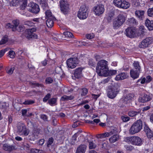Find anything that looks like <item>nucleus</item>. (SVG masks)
<instances>
[{
  "mask_svg": "<svg viewBox=\"0 0 153 153\" xmlns=\"http://www.w3.org/2000/svg\"><path fill=\"white\" fill-rule=\"evenodd\" d=\"M123 1L122 0H114V3L115 6L121 8Z\"/></svg>",
  "mask_w": 153,
  "mask_h": 153,
  "instance_id": "f704fd0d",
  "label": "nucleus"
},
{
  "mask_svg": "<svg viewBox=\"0 0 153 153\" xmlns=\"http://www.w3.org/2000/svg\"><path fill=\"white\" fill-rule=\"evenodd\" d=\"M13 2L16 4L14 5H20L21 10H24L27 6V0H14Z\"/></svg>",
  "mask_w": 153,
  "mask_h": 153,
  "instance_id": "4468645a",
  "label": "nucleus"
},
{
  "mask_svg": "<svg viewBox=\"0 0 153 153\" xmlns=\"http://www.w3.org/2000/svg\"><path fill=\"white\" fill-rule=\"evenodd\" d=\"M140 73V71L131 69L130 71V75L131 77L134 79H135L139 77Z\"/></svg>",
  "mask_w": 153,
  "mask_h": 153,
  "instance_id": "f3484780",
  "label": "nucleus"
},
{
  "mask_svg": "<svg viewBox=\"0 0 153 153\" xmlns=\"http://www.w3.org/2000/svg\"><path fill=\"white\" fill-rule=\"evenodd\" d=\"M125 146L126 149L128 150H131L134 149V147L131 145L126 146Z\"/></svg>",
  "mask_w": 153,
  "mask_h": 153,
  "instance_id": "e2e57ef3",
  "label": "nucleus"
},
{
  "mask_svg": "<svg viewBox=\"0 0 153 153\" xmlns=\"http://www.w3.org/2000/svg\"><path fill=\"white\" fill-rule=\"evenodd\" d=\"M88 92V90L86 88H84L82 89L81 95L82 96L86 95Z\"/></svg>",
  "mask_w": 153,
  "mask_h": 153,
  "instance_id": "8fccbe9b",
  "label": "nucleus"
},
{
  "mask_svg": "<svg viewBox=\"0 0 153 153\" xmlns=\"http://www.w3.org/2000/svg\"><path fill=\"white\" fill-rule=\"evenodd\" d=\"M8 40V38L7 36H4L0 41V45H3L6 43Z\"/></svg>",
  "mask_w": 153,
  "mask_h": 153,
  "instance_id": "ea45409f",
  "label": "nucleus"
},
{
  "mask_svg": "<svg viewBox=\"0 0 153 153\" xmlns=\"http://www.w3.org/2000/svg\"><path fill=\"white\" fill-rule=\"evenodd\" d=\"M41 5L42 8L44 10H48L49 9L48 4L45 1V2L41 3Z\"/></svg>",
  "mask_w": 153,
  "mask_h": 153,
  "instance_id": "49530a36",
  "label": "nucleus"
},
{
  "mask_svg": "<svg viewBox=\"0 0 153 153\" xmlns=\"http://www.w3.org/2000/svg\"><path fill=\"white\" fill-rule=\"evenodd\" d=\"M124 141L133 145L140 146L142 144V140L138 136H131L126 137Z\"/></svg>",
  "mask_w": 153,
  "mask_h": 153,
  "instance_id": "7ed1b4c3",
  "label": "nucleus"
},
{
  "mask_svg": "<svg viewBox=\"0 0 153 153\" xmlns=\"http://www.w3.org/2000/svg\"><path fill=\"white\" fill-rule=\"evenodd\" d=\"M14 70V67H12L9 70H8V71L7 72V73L8 74H12L13 71Z\"/></svg>",
  "mask_w": 153,
  "mask_h": 153,
  "instance_id": "69168bd1",
  "label": "nucleus"
},
{
  "mask_svg": "<svg viewBox=\"0 0 153 153\" xmlns=\"http://www.w3.org/2000/svg\"><path fill=\"white\" fill-rule=\"evenodd\" d=\"M25 25H27L28 26H32L34 24L32 22L29 21H26L25 22Z\"/></svg>",
  "mask_w": 153,
  "mask_h": 153,
  "instance_id": "680f3d73",
  "label": "nucleus"
},
{
  "mask_svg": "<svg viewBox=\"0 0 153 153\" xmlns=\"http://www.w3.org/2000/svg\"><path fill=\"white\" fill-rule=\"evenodd\" d=\"M53 82V79L50 77L47 78L45 79V82L47 84H49Z\"/></svg>",
  "mask_w": 153,
  "mask_h": 153,
  "instance_id": "09e8293b",
  "label": "nucleus"
},
{
  "mask_svg": "<svg viewBox=\"0 0 153 153\" xmlns=\"http://www.w3.org/2000/svg\"><path fill=\"white\" fill-rule=\"evenodd\" d=\"M38 137L37 135L33 134L32 135L31 139L33 140H35L38 138Z\"/></svg>",
  "mask_w": 153,
  "mask_h": 153,
  "instance_id": "338daca9",
  "label": "nucleus"
},
{
  "mask_svg": "<svg viewBox=\"0 0 153 153\" xmlns=\"http://www.w3.org/2000/svg\"><path fill=\"white\" fill-rule=\"evenodd\" d=\"M107 62L105 60H102L99 61L97 64L96 67L97 72L100 76L106 75L107 71H108Z\"/></svg>",
  "mask_w": 153,
  "mask_h": 153,
  "instance_id": "f257e3e1",
  "label": "nucleus"
},
{
  "mask_svg": "<svg viewBox=\"0 0 153 153\" xmlns=\"http://www.w3.org/2000/svg\"><path fill=\"white\" fill-rule=\"evenodd\" d=\"M46 21V24L48 27L51 28L53 25V21L55 20L56 19H53V18L48 19Z\"/></svg>",
  "mask_w": 153,
  "mask_h": 153,
  "instance_id": "393cba45",
  "label": "nucleus"
},
{
  "mask_svg": "<svg viewBox=\"0 0 153 153\" xmlns=\"http://www.w3.org/2000/svg\"><path fill=\"white\" fill-rule=\"evenodd\" d=\"M85 37L87 39H91L94 38V35L93 34H88L86 35Z\"/></svg>",
  "mask_w": 153,
  "mask_h": 153,
  "instance_id": "052dcab7",
  "label": "nucleus"
},
{
  "mask_svg": "<svg viewBox=\"0 0 153 153\" xmlns=\"http://www.w3.org/2000/svg\"><path fill=\"white\" fill-rule=\"evenodd\" d=\"M153 42V38L152 37H146L140 43L139 47L140 48H144L148 47Z\"/></svg>",
  "mask_w": 153,
  "mask_h": 153,
  "instance_id": "6e6552de",
  "label": "nucleus"
},
{
  "mask_svg": "<svg viewBox=\"0 0 153 153\" xmlns=\"http://www.w3.org/2000/svg\"><path fill=\"white\" fill-rule=\"evenodd\" d=\"M17 133L20 135H24L25 136H27L29 131L27 129L25 125L23 123L19 122L17 126Z\"/></svg>",
  "mask_w": 153,
  "mask_h": 153,
  "instance_id": "39448f33",
  "label": "nucleus"
},
{
  "mask_svg": "<svg viewBox=\"0 0 153 153\" xmlns=\"http://www.w3.org/2000/svg\"><path fill=\"white\" fill-rule=\"evenodd\" d=\"M86 148L85 145H81L77 148L76 153H85Z\"/></svg>",
  "mask_w": 153,
  "mask_h": 153,
  "instance_id": "4be33fe9",
  "label": "nucleus"
},
{
  "mask_svg": "<svg viewBox=\"0 0 153 153\" xmlns=\"http://www.w3.org/2000/svg\"><path fill=\"white\" fill-rule=\"evenodd\" d=\"M41 118L44 121H47V117L45 115H41Z\"/></svg>",
  "mask_w": 153,
  "mask_h": 153,
  "instance_id": "774afa93",
  "label": "nucleus"
},
{
  "mask_svg": "<svg viewBox=\"0 0 153 153\" xmlns=\"http://www.w3.org/2000/svg\"><path fill=\"white\" fill-rule=\"evenodd\" d=\"M114 10H108L107 11L106 16H107V19L108 22L111 21L114 15Z\"/></svg>",
  "mask_w": 153,
  "mask_h": 153,
  "instance_id": "5701e85b",
  "label": "nucleus"
},
{
  "mask_svg": "<svg viewBox=\"0 0 153 153\" xmlns=\"http://www.w3.org/2000/svg\"><path fill=\"white\" fill-rule=\"evenodd\" d=\"M88 64L90 67H94L96 65V63L92 59H90L88 60Z\"/></svg>",
  "mask_w": 153,
  "mask_h": 153,
  "instance_id": "a19ab883",
  "label": "nucleus"
},
{
  "mask_svg": "<svg viewBox=\"0 0 153 153\" xmlns=\"http://www.w3.org/2000/svg\"><path fill=\"white\" fill-rule=\"evenodd\" d=\"M13 23L14 25L13 27L16 28L19 25V21L18 20H13Z\"/></svg>",
  "mask_w": 153,
  "mask_h": 153,
  "instance_id": "5fc2aeb1",
  "label": "nucleus"
},
{
  "mask_svg": "<svg viewBox=\"0 0 153 153\" xmlns=\"http://www.w3.org/2000/svg\"><path fill=\"white\" fill-rule=\"evenodd\" d=\"M119 89L117 85L113 86L108 89L107 95L111 99L115 98L119 92Z\"/></svg>",
  "mask_w": 153,
  "mask_h": 153,
  "instance_id": "423d86ee",
  "label": "nucleus"
},
{
  "mask_svg": "<svg viewBox=\"0 0 153 153\" xmlns=\"http://www.w3.org/2000/svg\"><path fill=\"white\" fill-rule=\"evenodd\" d=\"M128 24L130 26H132L134 24L136 25L137 24L136 20L133 18L129 19L128 20Z\"/></svg>",
  "mask_w": 153,
  "mask_h": 153,
  "instance_id": "c9c22d12",
  "label": "nucleus"
},
{
  "mask_svg": "<svg viewBox=\"0 0 153 153\" xmlns=\"http://www.w3.org/2000/svg\"><path fill=\"white\" fill-rule=\"evenodd\" d=\"M134 94H129L126 95L123 97L120 100V102L123 103L124 104H127L128 101L131 100L134 97Z\"/></svg>",
  "mask_w": 153,
  "mask_h": 153,
  "instance_id": "9d476101",
  "label": "nucleus"
},
{
  "mask_svg": "<svg viewBox=\"0 0 153 153\" xmlns=\"http://www.w3.org/2000/svg\"><path fill=\"white\" fill-rule=\"evenodd\" d=\"M53 139L52 137H51L49 139L47 143V146L49 147V146L51 145L53 142Z\"/></svg>",
  "mask_w": 153,
  "mask_h": 153,
  "instance_id": "13d9d810",
  "label": "nucleus"
},
{
  "mask_svg": "<svg viewBox=\"0 0 153 153\" xmlns=\"http://www.w3.org/2000/svg\"><path fill=\"white\" fill-rule=\"evenodd\" d=\"M152 100L150 96L145 94L141 95L138 99V101L141 102H146L150 101Z\"/></svg>",
  "mask_w": 153,
  "mask_h": 153,
  "instance_id": "2eb2a0df",
  "label": "nucleus"
},
{
  "mask_svg": "<svg viewBox=\"0 0 153 153\" xmlns=\"http://www.w3.org/2000/svg\"><path fill=\"white\" fill-rule=\"evenodd\" d=\"M104 10H93V12L96 15L99 16L104 13Z\"/></svg>",
  "mask_w": 153,
  "mask_h": 153,
  "instance_id": "37998d69",
  "label": "nucleus"
},
{
  "mask_svg": "<svg viewBox=\"0 0 153 153\" xmlns=\"http://www.w3.org/2000/svg\"><path fill=\"white\" fill-rule=\"evenodd\" d=\"M139 28V32L141 34L143 35L146 32V30L145 29L143 25L140 26Z\"/></svg>",
  "mask_w": 153,
  "mask_h": 153,
  "instance_id": "58836bf2",
  "label": "nucleus"
},
{
  "mask_svg": "<svg viewBox=\"0 0 153 153\" xmlns=\"http://www.w3.org/2000/svg\"><path fill=\"white\" fill-rule=\"evenodd\" d=\"M130 118L127 116H122L121 117V119L123 122H126L129 120Z\"/></svg>",
  "mask_w": 153,
  "mask_h": 153,
  "instance_id": "603ef678",
  "label": "nucleus"
},
{
  "mask_svg": "<svg viewBox=\"0 0 153 153\" xmlns=\"http://www.w3.org/2000/svg\"><path fill=\"white\" fill-rule=\"evenodd\" d=\"M140 111L138 110L137 111L133 110L130 111L128 112V115L129 116L131 117L134 116L139 114Z\"/></svg>",
  "mask_w": 153,
  "mask_h": 153,
  "instance_id": "c85d7f7f",
  "label": "nucleus"
},
{
  "mask_svg": "<svg viewBox=\"0 0 153 153\" xmlns=\"http://www.w3.org/2000/svg\"><path fill=\"white\" fill-rule=\"evenodd\" d=\"M144 11L143 10H136L135 14L140 19L142 20L144 16Z\"/></svg>",
  "mask_w": 153,
  "mask_h": 153,
  "instance_id": "b1692460",
  "label": "nucleus"
},
{
  "mask_svg": "<svg viewBox=\"0 0 153 153\" xmlns=\"http://www.w3.org/2000/svg\"><path fill=\"white\" fill-rule=\"evenodd\" d=\"M24 29V27L23 26L19 25L17 27H16V30L19 32H21L23 31Z\"/></svg>",
  "mask_w": 153,
  "mask_h": 153,
  "instance_id": "de8ad7c7",
  "label": "nucleus"
},
{
  "mask_svg": "<svg viewBox=\"0 0 153 153\" xmlns=\"http://www.w3.org/2000/svg\"><path fill=\"white\" fill-rule=\"evenodd\" d=\"M119 136L117 134L111 136L109 139V141L111 143L115 142L118 140Z\"/></svg>",
  "mask_w": 153,
  "mask_h": 153,
  "instance_id": "2f4dec72",
  "label": "nucleus"
},
{
  "mask_svg": "<svg viewBox=\"0 0 153 153\" xmlns=\"http://www.w3.org/2000/svg\"><path fill=\"white\" fill-rule=\"evenodd\" d=\"M105 73L107 74L106 75H103V76H111L115 75L116 74L117 71L116 70H110L107 71Z\"/></svg>",
  "mask_w": 153,
  "mask_h": 153,
  "instance_id": "473e14b6",
  "label": "nucleus"
},
{
  "mask_svg": "<svg viewBox=\"0 0 153 153\" xmlns=\"http://www.w3.org/2000/svg\"><path fill=\"white\" fill-rule=\"evenodd\" d=\"M9 55L10 58L13 59L15 56V53L13 51H10L9 52Z\"/></svg>",
  "mask_w": 153,
  "mask_h": 153,
  "instance_id": "6e6d98bb",
  "label": "nucleus"
},
{
  "mask_svg": "<svg viewBox=\"0 0 153 153\" xmlns=\"http://www.w3.org/2000/svg\"><path fill=\"white\" fill-rule=\"evenodd\" d=\"M2 148L5 151L10 152L16 149V146L14 143L12 144L8 143H5L3 145Z\"/></svg>",
  "mask_w": 153,
  "mask_h": 153,
  "instance_id": "f8f14e48",
  "label": "nucleus"
},
{
  "mask_svg": "<svg viewBox=\"0 0 153 153\" xmlns=\"http://www.w3.org/2000/svg\"><path fill=\"white\" fill-rule=\"evenodd\" d=\"M135 30L132 27H129L125 30L126 36L130 38H134L135 36Z\"/></svg>",
  "mask_w": 153,
  "mask_h": 153,
  "instance_id": "ddd939ff",
  "label": "nucleus"
},
{
  "mask_svg": "<svg viewBox=\"0 0 153 153\" xmlns=\"http://www.w3.org/2000/svg\"><path fill=\"white\" fill-rule=\"evenodd\" d=\"M66 63L68 67L71 68H75L78 63V60L77 58H70L68 59Z\"/></svg>",
  "mask_w": 153,
  "mask_h": 153,
  "instance_id": "1a4fd4ad",
  "label": "nucleus"
},
{
  "mask_svg": "<svg viewBox=\"0 0 153 153\" xmlns=\"http://www.w3.org/2000/svg\"><path fill=\"white\" fill-rule=\"evenodd\" d=\"M45 13L46 18V19L51 18L55 19V18L52 15L51 12L50 10H47L45 12Z\"/></svg>",
  "mask_w": 153,
  "mask_h": 153,
  "instance_id": "7c9ffc66",
  "label": "nucleus"
},
{
  "mask_svg": "<svg viewBox=\"0 0 153 153\" xmlns=\"http://www.w3.org/2000/svg\"><path fill=\"white\" fill-rule=\"evenodd\" d=\"M64 34L65 36L67 37L73 38L74 37L73 34L67 31L64 32Z\"/></svg>",
  "mask_w": 153,
  "mask_h": 153,
  "instance_id": "79ce46f5",
  "label": "nucleus"
},
{
  "mask_svg": "<svg viewBox=\"0 0 153 153\" xmlns=\"http://www.w3.org/2000/svg\"><path fill=\"white\" fill-rule=\"evenodd\" d=\"M87 140L89 143V148L90 149H94L97 146V145L95 143V141H91L88 139Z\"/></svg>",
  "mask_w": 153,
  "mask_h": 153,
  "instance_id": "a878e982",
  "label": "nucleus"
},
{
  "mask_svg": "<svg viewBox=\"0 0 153 153\" xmlns=\"http://www.w3.org/2000/svg\"><path fill=\"white\" fill-rule=\"evenodd\" d=\"M74 98V97L71 96H67L64 95L61 98V100L62 101H67L68 100H71Z\"/></svg>",
  "mask_w": 153,
  "mask_h": 153,
  "instance_id": "72a5a7b5",
  "label": "nucleus"
},
{
  "mask_svg": "<svg viewBox=\"0 0 153 153\" xmlns=\"http://www.w3.org/2000/svg\"><path fill=\"white\" fill-rule=\"evenodd\" d=\"M36 30V29L35 28H32L30 29H27L25 33V36L28 39H37V35L33 33Z\"/></svg>",
  "mask_w": 153,
  "mask_h": 153,
  "instance_id": "0eeeda50",
  "label": "nucleus"
},
{
  "mask_svg": "<svg viewBox=\"0 0 153 153\" xmlns=\"http://www.w3.org/2000/svg\"><path fill=\"white\" fill-rule=\"evenodd\" d=\"M8 48H6L0 51V58L2 57L4 55L5 53L8 50Z\"/></svg>",
  "mask_w": 153,
  "mask_h": 153,
  "instance_id": "4d7b16f0",
  "label": "nucleus"
},
{
  "mask_svg": "<svg viewBox=\"0 0 153 153\" xmlns=\"http://www.w3.org/2000/svg\"><path fill=\"white\" fill-rule=\"evenodd\" d=\"M34 103V101L32 100H26L23 103L25 105H28L33 104Z\"/></svg>",
  "mask_w": 153,
  "mask_h": 153,
  "instance_id": "864d4df0",
  "label": "nucleus"
},
{
  "mask_svg": "<svg viewBox=\"0 0 153 153\" xmlns=\"http://www.w3.org/2000/svg\"><path fill=\"white\" fill-rule=\"evenodd\" d=\"M109 136V134L108 132H105L102 134H99L96 135V137L99 139H102L104 138L108 137Z\"/></svg>",
  "mask_w": 153,
  "mask_h": 153,
  "instance_id": "c756f323",
  "label": "nucleus"
},
{
  "mask_svg": "<svg viewBox=\"0 0 153 153\" xmlns=\"http://www.w3.org/2000/svg\"><path fill=\"white\" fill-rule=\"evenodd\" d=\"M31 153H46L45 152L42 150L36 149H32L31 150Z\"/></svg>",
  "mask_w": 153,
  "mask_h": 153,
  "instance_id": "4c0bfd02",
  "label": "nucleus"
},
{
  "mask_svg": "<svg viewBox=\"0 0 153 153\" xmlns=\"http://www.w3.org/2000/svg\"><path fill=\"white\" fill-rule=\"evenodd\" d=\"M59 3L61 8L62 10H65L68 8L69 4L67 0H61Z\"/></svg>",
  "mask_w": 153,
  "mask_h": 153,
  "instance_id": "a211bd4d",
  "label": "nucleus"
},
{
  "mask_svg": "<svg viewBox=\"0 0 153 153\" xmlns=\"http://www.w3.org/2000/svg\"><path fill=\"white\" fill-rule=\"evenodd\" d=\"M147 13L149 16L152 17L153 16V10H148Z\"/></svg>",
  "mask_w": 153,
  "mask_h": 153,
  "instance_id": "0e129e2a",
  "label": "nucleus"
},
{
  "mask_svg": "<svg viewBox=\"0 0 153 153\" xmlns=\"http://www.w3.org/2000/svg\"><path fill=\"white\" fill-rule=\"evenodd\" d=\"M5 27L7 28H11L13 31H16V27H13V25H11L10 23H8L6 24Z\"/></svg>",
  "mask_w": 153,
  "mask_h": 153,
  "instance_id": "a18cd8bd",
  "label": "nucleus"
},
{
  "mask_svg": "<svg viewBox=\"0 0 153 153\" xmlns=\"http://www.w3.org/2000/svg\"><path fill=\"white\" fill-rule=\"evenodd\" d=\"M56 101L57 98H52L49 100L48 103L51 105L53 106L54 105H55Z\"/></svg>",
  "mask_w": 153,
  "mask_h": 153,
  "instance_id": "e433bc0d",
  "label": "nucleus"
},
{
  "mask_svg": "<svg viewBox=\"0 0 153 153\" xmlns=\"http://www.w3.org/2000/svg\"><path fill=\"white\" fill-rule=\"evenodd\" d=\"M134 68L132 69H134L136 71H140L141 67L139 65V62L138 61H134L133 64Z\"/></svg>",
  "mask_w": 153,
  "mask_h": 153,
  "instance_id": "cd10ccee",
  "label": "nucleus"
},
{
  "mask_svg": "<svg viewBox=\"0 0 153 153\" xmlns=\"http://www.w3.org/2000/svg\"><path fill=\"white\" fill-rule=\"evenodd\" d=\"M110 78L109 77H108L107 78L104 79L103 80L101 81L99 83V84H100L101 83H103V84H105L106 83L108 82L110 80Z\"/></svg>",
  "mask_w": 153,
  "mask_h": 153,
  "instance_id": "bf43d9fd",
  "label": "nucleus"
},
{
  "mask_svg": "<svg viewBox=\"0 0 153 153\" xmlns=\"http://www.w3.org/2000/svg\"><path fill=\"white\" fill-rule=\"evenodd\" d=\"M78 17L80 19H85L88 16V13L85 10H79L78 13Z\"/></svg>",
  "mask_w": 153,
  "mask_h": 153,
  "instance_id": "dca6fc26",
  "label": "nucleus"
},
{
  "mask_svg": "<svg viewBox=\"0 0 153 153\" xmlns=\"http://www.w3.org/2000/svg\"><path fill=\"white\" fill-rule=\"evenodd\" d=\"M82 69L81 68H78L76 69L74 73V76H72L73 79L74 80L79 79L82 76Z\"/></svg>",
  "mask_w": 153,
  "mask_h": 153,
  "instance_id": "9b49d317",
  "label": "nucleus"
},
{
  "mask_svg": "<svg viewBox=\"0 0 153 153\" xmlns=\"http://www.w3.org/2000/svg\"><path fill=\"white\" fill-rule=\"evenodd\" d=\"M128 76L127 74L125 73H122L117 75L115 79L117 80H123L127 78Z\"/></svg>",
  "mask_w": 153,
  "mask_h": 153,
  "instance_id": "aec40b11",
  "label": "nucleus"
},
{
  "mask_svg": "<svg viewBox=\"0 0 153 153\" xmlns=\"http://www.w3.org/2000/svg\"><path fill=\"white\" fill-rule=\"evenodd\" d=\"M28 6L33 10H39V5L36 3L31 2L28 4Z\"/></svg>",
  "mask_w": 153,
  "mask_h": 153,
  "instance_id": "bb28decb",
  "label": "nucleus"
},
{
  "mask_svg": "<svg viewBox=\"0 0 153 153\" xmlns=\"http://www.w3.org/2000/svg\"><path fill=\"white\" fill-rule=\"evenodd\" d=\"M144 131L148 138H151L153 137V134L152 131L146 125L144 126Z\"/></svg>",
  "mask_w": 153,
  "mask_h": 153,
  "instance_id": "6ab92c4d",
  "label": "nucleus"
},
{
  "mask_svg": "<svg viewBox=\"0 0 153 153\" xmlns=\"http://www.w3.org/2000/svg\"><path fill=\"white\" fill-rule=\"evenodd\" d=\"M125 21V16L122 15H119L113 22V27L114 29H117L121 26Z\"/></svg>",
  "mask_w": 153,
  "mask_h": 153,
  "instance_id": "20e7f679",
  "label": "nucleus"
},
{
  "mask_svg": "<svg viewBox=\"0 0 153 153\" xmlns=\"http://www.w3.org/2000/svg\"><path fill=\"white\" fill-rule=\"evenodd\" d=\"M145 24L149 30H153V21H150L147 19L145 22Z\"/></svg>",
  "mask_w": 153,
  "mask_h": 153,
  "instance_id": "412c9836",
  "label": "nucleus"
},
{
  "mask_svg": "<svg viewBox=\"0 0 153 153\" xmlns=\"http://www.w3.org/2000/svg\"><path fill=\"white\" fill-rule=\"evenodd\" d=\"M94 10H103L104 6L102 4H100L97 6H94Z\"/></svg>",
  "mask_w": 153,
  "mask_h": 153,
  "instance_id": "c03bdc74",
  "label": "nucleus"
},
{
  "mask_svg": "<svg viewBox=\"0 0 153 153\" xmlns=\"http://www.w3.org/2000/svg\"><path fill=\"white\" fill-rule=\"evenodd\" d=\"M51 95L50 94H48L46 95L43 99L44 102H46L51 97Z\"/></svg>",
  "mask_w": 153,
  "mask_h": 153,
  "instance_id": "3c124183",
  "label": "nucleus"
},
{
  "mask_svg": "<svg viewBox=\"0 0 153 153\" xmlns=\"http://www.w3.org/2000/svg\"><path fill=\"white\" fill-rule=\"evenodd\" d=\"M143 126L142 122L141 120H138L134 122L131 126L129 131L131 134H134L139 132Z\"/></svg>",
  "mask_w": 153,
  "mask_h": 153,
  "instance_id": "f03ea898",
  "label": "nucleus"
}]
</instances>
